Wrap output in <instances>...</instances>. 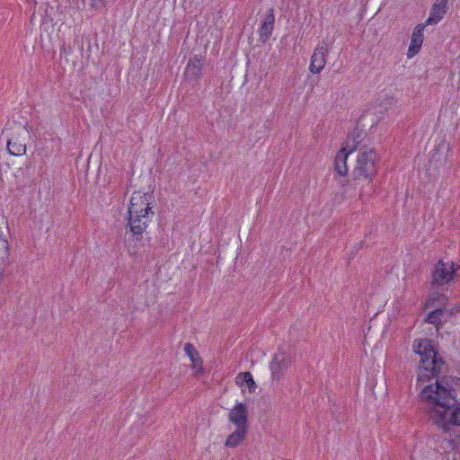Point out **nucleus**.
<instances>
[{
	"mask_svg": "<svg viewBox=\"0 0 460 460\" xmlns=\"http://www.w3.org/2000/svg\"><path fill=\"white\" fill-rule=\"evenodd\" d=\"M420 396L428 402L429 418L438 428L448 432L452 425L460 426V403L455 389H448L437 381L435 386L424 387Z\"/></svg>",
	"mask_w": 460,
	"mask_h": 460,
	"instance_id": "f257e3e1",
	"label": "nucleus"
},
{
	"mask_svg": "<svg viewBox=\"0 0 460 460\" xmlns=\"http://www.w3.org/2000/svg\"><path fill=\"white\" fill-rule=\"evenodd\" d=\"M379 155L376 149L366 146L360 147L357 162L351 172L352 181L341 180L340 183L344 188L343 196L353 197L356 194V181L360 180L371 181L377 172Z\"/></svg>",
	"mask_w": 460,
	"mask_h": 460,
	"instance_id": "f03ea898",
	"label": "nucleus"
},
{
	"mask_svg": "<svg viewBox=\"0 0 460 460\" xmlns=\"http://www.w3.org/2000/svg\"><path fill=\"white\" fill-rule=\"evenodd\" d=\"M420 360L419 366V378L429 379L430 376L438 377L442 374L445 367L443 358L438 356V350L435 349L434 342L431 348H427L420 353Z\"/></svg>",
	"mask_w": 460,
	"mask_h": 460,
	"instance_id": "7ed1b4c3",
	"label": "nucleus"
},
{
	"mask_svg": "<svg viewBox=\"0 0 460 460\" xmlns=\"http://www.w3.org/2000/svg\"><path fill=\"white\" fill-rule=\"evenodd\" d=\"M458 270H460V265L453 261L446 263L443 260H439L432 270L431 286L438 289L445 285L450 284L457 277Z\"/></svg>",
	"mask_w": 460,
	"mask_h": 460,
	"instance_id": "20e7f679",
	"label": "nucleus"
},
{
	"mask_svg": "<svg viewBox=\"0 0 460 460\" xmlns=\"http://www.w3.org/2000/svg\"><path fill=\"white\" fill-rule=\"evenodd\" d=\"M149 195L145 193L140 195L139 193H134L130 199V205L128 209V214H146L154 215V211L149 204Z\"/></svg>",
	"mask_w": 460,
	"mask_h": 460,
	"instance_id": "39448f33",
	"label": "nucleus"
},
{
	"mask_svg": "<svg viewBox=\"0 0 460 460\" xmlns=\"http://www.w3.org/2000/svg\"><path fill=\"white\" fill-rule=\"evenodd\" d=\"M150 221L149 215L146 214H128V223L130 232L136 240L142 238V234L148 226Z\"/></svg>",
	"mask_w": 460,
	"mask_h": 460,
	"instance_id": "423d86ee",
	"label": "nucleus"
},
{
	"mask_svg": "<svg viewBox=\"0 0 460 460\" xmlns=\"http://www.w3.org/2000/svg\"><path fill=\"white\" fill-rule=\"evenodd\" d=\"M290 366V359L284 352H278L270 361V367L274 380L281 379Z\"/></svg>",
	"mask_w": 460,
	"mask_h": 460,
	"instance_id": "0eeeda50",
	"label": "nucleus"
},
{
	"mask_svg": "<svg viewBox=\"0 0 460 460\" xmlns=\"http://www.w3.org/2000/svg\"><path fill=\"white\" fill-rule=\"evenodd\" d=\"M228 420L236 428L248 429V409L243 402H237L228 414Z\"/></svg>",
	"mask_w": 460,
	"mask_h": 460,
	"instance_id": "6e6552de",
	"label": "nucleus"
},
{
	"mask_svg": "<svg viewBox=\"0 0 460 460\" xmlns=\"http://www.w3.org/2000/svg\"><path fill=\"white\" fill-rule=\"evenodd\" d=\"M328 53V49L324 46H318L312 57L311 63L309 66V70L313 74H319L326 64V55Z\"/></svg>",
	"mask_w": 460,
	"mask_h": 460,
	"instance_id": "1a4fd4ad",
	"label": "nucleus"
},
{
	"mask_svg": "<svg viewBox=\"0 0 460 460\" xmlns=\"http://www.w3.org/2000/svg\"><path fill=\"white\" fill-rule=\"evenodd\" d=\"M275 24V15L273 8H270L264 19L261 21V27L259 30L260 40L262 43L268 41L270 38Z\"/></svg>",
	"mask_w": 460,
	"mask_h": 460,
	"instance_id": "9d476101",
	"label": "nucleus"
},
{
	"mask_svg": "<svg viewBox=\"0 0 460 460\" xmlns=\"http://www.w3.org/2000/svg\"><path fill=\"white\" fill-rule=\"evenodd\" d=\"M447 0H436L433 4L429 18L425 24L434 25L438 23L447 12Z\"/></svg>",
	"mask_w": 460,
	"mask_h": 460,
	"instance_id": "9b49d317",
	"label": "nucleus"
},
{
	"mask_svg": "<svg viewBox=\"0 0 460 460\" xmlns=\"http://www.w3.org/2000/svg\"><path fill=\"white\" fill-rule=\"evenodd\" d=\"M426 25L425 23H420L414 28L408 49V58L413 57L420 51L423 43V31Z\"/></svg>",
	"mask_w": 460,
	"mask_h": 460,
	"instance_id": "f8f14e48",
	"label": "nucleus"
},
{
	"mask_svg": "<svg viewBox=\"0 0 460 460\" xmlns=\"http://www.w3.org/2000/svg\"><path fill=\"white\" fill-rule=\"evenodd\" d=\"M203 67V59L201 57L194 56L188 62L185 69V75L189 80L196 81L200 78Z\"/></svg>",
	"mask_w": 460,
	"mask_h": 460,
	"instance_id": "ddd939ff",
	"label": "nucleus"
},
{
	"mask_svg": "<svg viewBox=\"0 0 460 460\" xmlns=\"http://www.w3.org/2000/svg\"><path fill=\"white\" fill-rule=\"evenodd\" d=\"M364 137L365 132L362 129L356 128L348 135L345 146L341 148H347V151L351 154L356 150L358 145L361 143Z\"/></svg>",
	"mask_w": 460,
	"mask_h": 460,
	"instance_id": "4468645a",
	"label": "nucleus"
},
{
	"mask_svg": "<svg viewBox=\"0 0 460 460\" xmlns=\"http://www.w3.org/2000/svg\"><path fill=\"white\" fill-rule=\"evenodd\" d=\"M184 351L187 354V356L190 358L191 363H192V368L196 370L197 374H199L203 372L202 367V359L199 357V352L191 343H186L184 345Z\"/></svg>",
	"mask_w": 460,
	"mask_h": 460,
	"instance_id": "2eb2a0df",
	"label": "nucleus"
},
{
	"mask_svg": "<svg viewBox=\"0 0 460 460\" xmlns=\"http://www.w3.org/2000/svg\"><path fill=\"white\" fill-rule=\"evenodd\" d=\"M350 155L347 148H341L335 157L334 168L340 176H344L348 173L347 158Z\"/></svg>",
	"mask_w": 460,
	"mask_h": 460,
	"instance_id": "dca6fc26",
	"label": "nucleus"
},
{
	"mask_svg": "<svg viewBox=\"0 0 460 460\" xmlns=\"http://www.w3.org/2000/svg\"><path fill=\"white\" fill-rule=\"evenodd\" d=\"M248 429L236 428V430L228 435L225 446L226 447H235L239 446L246 438Z\"/></svg>",
	"mask_w": 460,
	"mask_h": 460,
	"instance_id": "f3484780",
	"label": "nucleus"
},
{
	"mask_svg": "<svg viewBox=\"0 0 460 460\" xmlns=\"http://www.w3.org/2000/svg\"><path fill=\"white\" fill-rule=\"evenodd\" d=\"M7 149L9 154L13 155H22L26 153V145L21 142L18 137H13L7 141Z\"/></svg>",
	"mask_w": 460,
	"mask_h": 460,
	"instance_id": "a211bd4d",
	"label": "nucleus"
},
{
	"mask_svg": "<svg viewBox=\"0 0 460 460\" xmlns=\"http://www.w3.org/2000/svg\"><path fill=\"white\" fill-rule=\"evenodd\" d=\"M236 383L240 385H246L250 393H253L257 387L252 375L248 371L239 373L236 376Z\"/></svg>",
	"mask_w": 460,
	"mask_h": 460,
	"instance_id": "6ab92c4d",
	"label": "nucleus"
},
{
	"mask_svg": "<svg viewBox=\"0 0 460 460\" xmlns=\"http://www.w3.org/2000/svg\"><path fill=\"white\" fill-rule=\"evenodd\" d=\"M10 246L7 241H0V267L10 264Z\"/></svg>",
	"mask_w": 460,
	"mask_h": 460,
	"instance_id": "aec40b11",
	"label": "nucleus"
},
{
	"mask_svg": "<svg viewBox=\"0 0 460 460\" xmlns=\"http://www.w3.org/2000/svg\"><path fill=\"white\" fill-rule=\"evenodd\" d=\"M444 313L445 310L443 308H437L428 314L425 322L438 326L441 323V317Z\"/></svg>",
	"mask_w": 460,
	"mask_h": 460,
	"instance_id": "412c9836",
	"label": "nucleus"
},
{
	"mask_svg": "<svg viewBox=\"0 0 460 460\" xmlns=\"http://www.w3.org/2000/svg\"><path fill=\"white\" fill-rule=\"evenodd\" d=\"M432 342V340L427 338L415 340L412 344L413 351L416 354L420 355L422 350H424L428 347L431 348Z\"/></svg>",
	"mask_w": 460,
	"mask_h": 460,
	"instance_id": "4be33fe9",
	"label": "nucleus"
},
{
	"mask_svg": "<svg viewBox=\"0 0 460 460\" xmlns=\"http://www.w3.org/2000/svg\"><path fill=\"white\" fill-rule=\"evenodd\" d=\"M439 296H440V295L438 291L430 294L429 296L426 299L425 307L434 306L436 302L439 299Z\"/></svg>",
	"mask_w": 460,
	"mask_h": 460,
	"instance_id": "5701e85b",
	"label": "nucleus"
},
{
	"mask_svg": "<svg viewBox=\"0 0 460 460\" xmlns=\"http://www.w3.org/2000/svg\"><path fill=\"white\" fill-rule=\"evenodd\" d=\"M4 225L7 227V221L4 219L3 215H0V241H7L2 230V226Z\"/></svg>",
	"mask_w": 460,
	"mask_h": 460,
	"instance_id": "b1692460",
	"label": "nucleus"
},
{
	"mask_svg": "<svg viewBox=\"0 0 460 460\" xmlns=\"http://www.w3.org/2000/svg\"><path fill=\"white\" fill-rule=\"evenodd\" d=\"M2 268L3 267H0V279H2V277H3L4 273V269L2 270Z\"/></svg>",
	"mask_w": 460,
	"mask_h": 460,
	"instance_id": "393cba45",
	"label": "nucleus"
},
{
	"mask_svg": "<svg viewBox=\"0 0 460 460\" xmlns=\"http://www.w3.org/2000/svg\"><path fill=\"white\" fill-rule=\"evenodd\" d=\"M63 51H66V49H63V50L61 49V50H60V53L62 54V53H63Z\"/></svg>",
	"mask_w": 460,
	"mask_h": 460,
	"instance_id": "a878e982",
	"label": "nucleus"
},
{
	"mask_svg": "<svg viewBox=\"0 0 460 460\" xmlns=\"http://www.w3.org/2000/svg\"><path fill=\"white\" fill-rule=\"evenodd\" d=\"M63 51H66V49H63V50L61 49V50H60V53L62 54V53H63Z\"/></svg>",
	"mask_w": 460,
	"mask_h": 460,
	"instance_id": "bb28decb",
	"label": "nucleus"
}]
</instances>
